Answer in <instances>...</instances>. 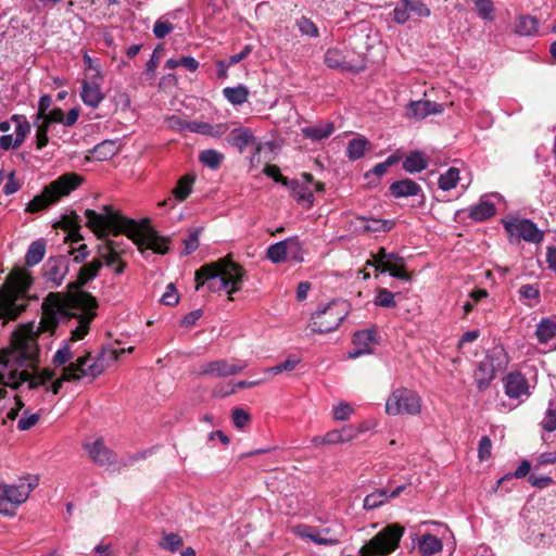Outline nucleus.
<instances>
[{
    "label": "nucleus",
    "mask_w": 556,
    "mask_h": 556,
    "mask_svg": "<svg viewBox=\"0 0 556 556\" xmlns=\"http://www.w3.org/2000/svg\"><path fill=\"white\" fill-rule=\"evenodd\" d=\"M184 544V541L180 535L176 533H166L164 534V542L161 544V547L170 552H177Z\"/></svg>",
    "instance_id": "nucleus-51"
},
{
    "label": "nucleus",
    "mask_w": 556,
    "mask_h": 556,
    "mask_svg": "<svg viewBox=\"0 0 556 556\" xmlns=\"http://www.w3.org/2000/svg\"><path fill=\"white\" fill-rule=\"evenodd\" d=\"M443 112V106L440 103L428 101V100H417L410 101L407 104V113L406 115L409 118L422 119L432 114H441Z\"/></svg>",
    "instance_id": "nucleus-17"
},
{
    "label": "nucleus",
    "mask_w": 556,
    "mask_h": 556,
    "mask_svg": "<svg viewBox=\"0 0 556 556\" xmlns=\"http://www.w3.org/2000/svg\"><path fill=\"white\" fill-rule=\"evenodd\" d=\"M395 294L391 291H389L386 288H381L378 290V293L374 300V304L376 306L391 308L395 307L396 302L394 300Z\"/></svg>",
    "instance_id": "nucleus-45"
},
{
    "label": "nucleus",
    "mask_w": 556,
    "mask_h": 556,
    "mask_svg": "<svg viewBox=\"0 0 556 556\" xmlns=\"http://www.w3.org/2000/svg\"><path fill=\"white\" fill-rule=\"evenodd\" d=\"M39 484L37 476L21 477L15 483L0 482V514L14 516L17 508L27 501L31 491Z\"/></svg>",
    "instance_id": "nucleus-7"
},
{
    "label": "nucleus",
    "mask_w": 556,
    "mask_h": 556,
    "mask_svg": "<svg viewBox=\"0 0 556 556\" xmlns=\"http://www.w3.org/2000/svg\"><path fill=\"white\" fill-rule=\"evenodd\" d=\"M353 412L354 409L349 403L340 402L337 406L333 407L332 415L336 420L343 421L349 419Z\"/></svg>",
    "instance_id": "nucleus-55"
},
{
    "label": "nucleus",
    "mask_w": 556,
    "mask_h": 556,
    "mask_svg": "<svg viewBox=\"0 0 556 556\" xmlns=\"http://www.w3.org/2000/svg\"><path fill=\"white\" fill-rule=\"evenodd\" d=\"M503 224L509 237L517 241L522 239L528 242L539 243L544 238L543 231H541L530 219L513 218L503 220Z\"/></svg>",
    "instance_id": "nucleus-12"
},
{
    "label": "nucleus",
    "mask_w": 556,
    "mask_h": 556,
    "mask_svg": "<svg viewBox=\"0 0 556 556\" xmlns=\"http://www.w3.org/2000/svg\"><path fill=\"white\" fill-rule=\"evenodd\" d=\"M535 334L539 342H549L556 336V321L551 318H543L536 327Z\"/></svg>",
    "instance_id": "nucleus-35"
},
{
    "label": "nucleus",
    "mask_w": 556,
    "mask_h": 556,
    "mask_svg": "<svg viewBox=\"0 0 556 556\" xmlns=\"http://www.w3.org/2000/svg\"><path fill=\"white\" fill-rule=\"evenodd\" d=\"M389 190L391 195L396 199L415 197L421 193V187L408 178L392 182Z\"/></svg>",
    "instance_id": "nucleus-23"
},
{
    "label": "nucleus",
    "mask_w": 556,
    "mask_h": 556,
    "mask_svg": "<svg viewBox=\"0 0 556 556\" xmlns=\"http://www.w3.org/2000/svg\"><path fill=\"white\" fill-rule=\"evenodd\" d=\"M245 368L247 363L244 361L230 363L227 359H217L201 364L195 374L198 376L223 378L239 374Z\"/></svg>",
    "instance_id": "nucleus-13"
},
{
    "label": "nucleus",
    "mask_w": 556,
    "mask_h": 556,
    "mask_svg": "<svg viewBox=\"0 0 556 556\" xmlns=\"http://www.w3.org/2000/svg\"><path fill=\"white\" fill-rule=\"evenodd\" d=\"M291 192L292 198L303 207L309 208L314 203L313 189L309 186L302 184L300 180H283Z\"/></svg>",
    "instance_id": "nucleus-20"
},
{
    "label": "nucleus",
    "mask_w": 556,
    "mask_h": 556,
    "mask_svg": "<svg viewBox=\"0 0 556 556\" xmlns=\"http://www.w3.org/2000/svg\"><path fill=\"white\" fill-rule=\"evenodd\" d=\"M348 315L349 304L336 300L314 312L308 327L315 333H328L336 330Z\"/></svg>",
    "instance_id": "nucleus-8"
},
{
    "label": "nucleus",
    "mask_w": 556,
    "mask_h": 556,
    "mask_svg": "<svg viewBox=\"0 0 556 556\" xmlns=\"http://www.w3.org/2000/svg\"><path fill=\"white\" fill-rule=\"evenodd\" d=\"M232 422L238 429H243L251 419L250 414L243 408L237 407L231 414Z\"/></svg>",
    "instance_id": "nucleus-58"
},
{
    "label": "nucleus",
    "mask_w": 556,
    "mask_h": 556,
    "mask_svg": "<svg viewBox=\"0 0 556 556\" xmlns=\"http://www.w3.org/2000/svg\"><path fill=\"white\" fill-rule=\"evenodd\" d=\"M369 142L366 138L359 137L349 141L346 155L350 160L356 161L365 155Z\"/></svg>",
    "instance_id": "nucleus-37"
},
{
    "label": "nucleus",
    "mask_w": 556,
    "mask_h": 556,
    "mask_svg": "<svg viewBox=\"0 0 556 556\" xmlns=\"http://www.w3.org/2000/svg\"><path fill=\"white\" fill-rule=\"evenodd\" d=\"M334 126L330 122H321L315 125L302 128L303 135L314 141L326 139L332 135Z\"/></svg>",
    "instance_id": "nucleus-28"
},
{
    "label": "nucleus",
    "mask_w": 556,
    "mask_h": 556,
    "mask_svg": "<svg viewBox=\"0 0 556 556\" xmlns=\"http://www.w3.org/2000/svg\"><path fill=\"white\" fill-rule=\"evenodd\" d=\"M539 22L533 16H521L517 26V33L521 36H531L538 31Z\"/></svg>",
    "instance_id": "nucleus-43"
},
{
    "label": "nucleus",
    "mask_w": 556,
    "mask_h": 556,
    "mask_svg": "<svg viewBox=\"0 0 556 556\" xmlns=\"http://www.w3.org/2000/svg\"><path fill=\"white\" fill-rule=\"evenodd\" d=\"M286 242L287 257L296 263H302L304 261V251L299 238L290 237L286 239Z\"/></svg>",
    "instance_id": "nucleus-39"
},
{
    "label": "nucleus",
    "mask_w": 556,
    "mask_h": 556,
    "mask_svg": "<svg viewBox=\"0 0 556 556\" xmlns=\"http://www.w3.org/2000/svg\"><path fill=\"white\" fill-rule=\"evenodd\" d=\"M125 252L124 242L115 239H109L104 244L98 247L99 256L108 267L113 266Z\"/></svg>",
    "instance_id": "nucleus-22"
},
{
    "label": "nucleus",
    "mask_w": 556,
    "mask_h": 556,
    "mask_svg": "<svg viewBox=\"0 0 556 556\" xmlns=\"http://www.w3.org/2000/svg\"><path fill=\"white\" fill-rule=\"evenodd\" d=\"M421 412V397L407 388H397L392 391L386 401V413L390 416L418 415Z\"/></svg>",
    "instance_id": "nucleus-10"
},
{
    "label": "nucleus",
    "mask_w": 556,
    "mask_h": 556,
    "mask_svg": "<svg viewBox=\"0 0 556 556\" xmlns=\"http://www.w3.org/2000/svg\"><path fill=\"white\" fill-rule=\"evenodd\" d=\"M428 167V159L424 152L416 150L406 155L403 169L407 173H420Z\"/></svg>",
    "instance_id": "nucleus-27"
},
{
    "label": "nucleus",
    "mask_w": 556,
    "mask_h": 556,
    "mask_svg": "<svg viewBox=\"0 0 556 556\" xmlns=\"http://www.w3.org/2000/svg\"><path fill=\"white\" fill-rule=\"evenodd\" d=\"M286 245V239L269 245V248L266 251L267 258L274 264L285 262L288 258Z\"/></svg>",
    "instance_id": "nucleus-41"
},
{
    "label": "nucleus",
    "mask_w": 556,
    "mask_h": 556,
    "mask_svg": "<svg viewBox=\"0 0 556 556\" xmlns=\"http://www.w3.org/2000/svg\"><path fill=\"white\" fill-rule=\"evenodd\" d=\"M37 336L33 324L22 326L13 333L11 346L0 353V384L2 387L16 390L22 383L27 382L29 390L42 387L46 391L56 394L62 388L63 381L81 378L94 379L105 370L110 361L116 359L114 352L98 355L87 353L64 367L61 378L51 382L52 371L39 370L36 367L39 362ZM7 393L4 388H0V400L4 399Z\"/></svg>",
    "instance_id": "nucleus-1"
},
{
    "label": "nucleus",
    "mask_w": 556,
    "mask_h": 556,
    "mask_svg": "<svg viewBox=\"0 0 556 556\" xmlns=\"http://www.w3.org/2000/svg\"><path fill=\"white\" fill-rule=\"evenodd\" d=\"M33 279L24 268L14 269L0 288V319H15L27 305Z\"/></svg>",
    "instance_id": "nucleus-5"
},
{
    "label": "nucleus",
    "mask_w": 556,
    "mask_h": 556,
    "mask_svg": "<svg viewBox=\"0 0 556 556\" xmlns=\"http://www.w3.org/2000/svg\"><path fill=\"white\" fill-rule=\"evenodd\" d=\"M390 500L389 490L381 488L371 492L364 498L363 507L366 510H372L388 503Z\"/></svg>",
    "instance_id": "nucleus-32"
},
{
    "label": "nucleus",
    "mask_w": 556,
    "mask_h": 556,
    "mask_svg": "<svg viewBox=\"0 0 556 556\" xmlns=\"http://www.w3.org/2000/svg\"><path fill=\"white\" fill-rule=\"evenodd\" d=\"M174 26L170 22L164 18H159L153 26V34L156 38H164L172 33Z\"/></svg>",
    "instance_id": "nucleus-59"
},
{
    "label": "nucleus",
    "mask_w": 556,
    "mask_h": 556,
    "mask_svg": "<svg viewBox=\"0 0 556 556\" xmlns=\"http://www.w3.org/2000/svg\"><path fill=\"white\" fill-rule=\"evenodd\" d=\"M12 121L16 123L14 136L23 142L30 130V125L26 119H22L17 115H14Z\"/></svg>",
    "instance_id": "nucleus-57"
},
{
    "label": "nucleus",
    "mask_w": 556,
    "mask_h": 556,
    "mask_svg": "<svg viewBox=\"0 0 556 556\" xmlns=\"http://www.w3.org/2000/svg\"><path fill=\"white\" fill-rule=\"evenodd\" d=\"M358 219L363 223V229L366 232H388L395 226V222L392 219L374 217H359Z\"/></svg>",
    "instance_id": "nucleus-30"
},
{
    "label": "nucleus",
    "mask_w": 556,
    "mask_h": 556,
    "mask_svg": "<svg viewBox=\"0 0 556 556\" xmlns=\"http://www.w3.org/2000/svg\"><path fill=\"white\" fill-rule=\"evenodd\" d=\"M199 160L208 168L217 169L224 160V154L216 150L207 149L200 153Z\"/></svg>",
    "instance_id": "nucleus-42"
},
{
    "label": "nucleus",
    "mask_w": 556,
    "mask_h": 556,
    "mask_svg": "<svg viewBox=\"0 0 556 556\" xmlns=\"http://www.w3.org/2000/svg\"><path fill=\"white\" fill-rule=\"evenodd\" d=\"M380 273H389L391 277L397 278L400 280H409V275L404 270V263H397V264H384L383 267H381Z\"/></svg>",
    "instance_id": "nucleus-48"
},
{
    "label": "nucleus",
    "mask_w": 556,
    "mask_h": 556,
    "mask_svg": "<svg viewBox=\"0 0 556 556\" xmlns=\"http://www.w3.org/2000/svg\"><path fill=\"white\" fill-rule=\"evenodd\" d=\"M530 469H531L530 462L527 459H523L520 462V464L517 467V469L515 470V472L506 473L498 480V483H502L503 481L511 479V478H517V479L525 478L529 473Z\"/></svg>",
    "instance_id": "nucleus-54"
},
{
    "label": "nucleus",
    "mask_w": 556,
    "mask_h": 556,
    "mask_svg": "<svg viewBox=\"0 0 556 556\" xmlns=\"http://www.w3.org/2000/svg\"><path fill=\"white\" fill-rule=\"evenodd\" d=\"M70 260L68 256L60 255L49 257L43 266V276L50 287L58 288L62 285L65 276L68 273Z\"/></svg>",
    "instance_id": "nucleus-14"
},
{
    "label": "nucleus",
    "mask_w": 556,
    "mask_h": 556,
    "mask_svg": "<svg viewBox=\"0 0 556 556\" xmlns=\"http://www.w3.org/2000/svg\"><path fill=\"white\" fill-rule=\"evenodd\" d=\"M492 442L486 435L482 437L478 445V457L480 460H486L491 456Z\"/></svg>",
    "instance_id": "nucleus-63"
},
{
    "label": "nucleus",
    "mask_w": 556,
    "mask_h": 556,
    "mask_svg": "<svg viewBox=\"0 0 556 556\" xmlns=\"http://www.w3.org/2000/svg\"><path fill=\"white\" fill-rule=\"evenodd\" d=\"M476 10L482 20L493 21L494 20V5L493 2H476Z\"/></svg>",
    "instance_id": "nucleus-60"
},
{
    "label": "nucleus",
    "mask_w": 556,
    "mask_h": 556,
    "mask_svg": "<svg viewBox=\"0 0 556 556\" xmlns=\"http://www.w3.org/2000/svg\"><path fill=\"white\" fill-rule=\"evenodd\" d=\"M442 542L433 534H424L418 543V549L422 556H432L442 551Z\"/></svg>",
    "instance_id": "nucleus-31"
},
{
    "label": "nucleus",
    "mask_w": 556,
    "mask_h": 556,
    "mask_svg": "<svg viewBox=\"0 0 556 556\" xmlns=\"http://www.w3.org/2000/svg\"><path fill=\"white\" fill-rule=\"evenodd\" d=\"M84 63L86 65V68L93 73L90 76V79L103 80L101 66L96 60H93L91 56H89L87 53H85L84 54Z\"/></svg>",
    "instance_id": "nucleus-61"
},
{
    "label": "nucleus",
    "mask_w": 556,
    "mask_h": 556,
    "mask_svg": "<svg viewBox=\"0 0 556 556\" xmlns=\"http://www.w3.org/2000/svg\"><path fill=\"white\" fill-rule=\"evenodd\" d=\"M224 97L233 105L243 104L249 97V90L243 85H238L236 87H226L223 90Z\"/></svg>",
    "instance_id": "nucleus-36"
},
{
    "label": "nucleus",
    "mask_w": 556,
    "mask_h": 556,
    "mask_svg": "<svg viewBox=\"0 0 556 556\" xmlns=\"http://www.w3.org/2000/svg\"><path fill=\"white\" fill-rule=\"evenodd\" d=\"M87 226L99 237L112 232L114 236L124 233L132 240L140 251L152 250L165 254L168 251V240L161 237L153 228L126 218L115 212L110 205L103 206V212L86 210Z\"/></svg>",
    "instance_id": "nucleus-2"
},
{
    "label": "nucleus",
    "mask_w": 556,
    "mask_h": 556,
    "mask_svg": "<svg viewBox=\"0 0 556 556\" xmlns=\"http://www.w3.org/2000/svg\"><path fill=\"white\" fill-rule=\"evenodd\" d=\"M98 303L94 296L78 290L65 300L43 306L38 330L53 331L60 323H66L71 331V340H81L89 330V325L96 317Z\"/></svg>",
    "instance_id": "nucleus-3"
},
{
    "label": "nucleus",
    "mask_w": 556,
    "mask_h": 556,
    "mask_svg": "<svg viewBox=\"0 0 556 556\" xmlns=\"http://www.w3.org/2000/svg\"><path fill=\"white\" fill-rule=\"evenodd\" d=\"M194 179V175L187 174L177 181L176 187L173 189V195L176 201L182 202L189 197Z\"/></svg>",
    "instance_id": "nucleus-34"
},
{
    "label": "nucleus",
    "mask_w": 556,
    "mask_h": 556,
    "mask_svg": "<svg viewBox=\"0 0 556 556\" xmlns=\"http://www.w3.org/2000/svg\"><path fill=\"white\" fill-rule=\"evenodd\" d=\"M399 160H400V157L396 154H392L384 162L376 164L371 172L376 176L380 177V176L384 175L388 172L390 166H392L393 164L397 163Z\"/></svg>",
    "instance_id": "nucleus-62"
},
{
    "label": "nucleus",
    "mask_w": 556,
    "mask_h": 556,
    "mask_svg": "<svg viewBox=\"0 0 556 556\" xmlns=\"http://www.w3.org/2000/svg\"><path fill=\"white\" fill-rule=\"evenodd\" d=\"M46 254V242L43 239L30 243L25 255V262L28 266L39 264Z\"/></svg>",
    "instance_id": "nucleus-33"
},
{
    "label": "nucleus",
    "mask_w": 556,
    "mask_h": 556,
    "mask_svg": "<svg viewBox=\"0 0 556 556\" xmlns=\"http://www.w3.org/2000/svg\"><path fill=\"white\" fill-rule=\"evenodd\" d=\"M161 301L163 304L168 306H174L178 303L179 296L173 283L167 285L166 290L161 298Z\"/></svg>",
    "instance_id": "nucleus-64"
},
{
    "label": "nucleus",
    "mask_w": 556,
    "mask_h": 556,
    "mask_svg": "<svg viewBox=\"0 0 556 556\" xmlns=\"http://www.w3.org/2000/svg\"><path fill=\"white\" fill-rule=\"evenodd\" d=\"M403 534L404 527L401 525H388L366 542L359 553L362 556H387L399 547Z\"/></svg>",
    "instance_id": "nucleus-9"
},
{
    "label": "nucleus",
    "mask_w": 556,
    "mask_h": 556,
    "mask_svg": "<svg viewBox=\"0 0 556 556\" xmlns=\"http://www.w3.org/2000/svg\"><path fill=\"white\" fill-rule=\"evenodd\" d=\"M300 362H301V359L299 357L289 356L285 362L276 365V366L266 368L265 372L278 375V374H281L282 371H292L300 364Z\"/></svg>",
    "instance_id": "nucleus-46"
},
{
    "label": "nucleus",
    "mask_w": 556,
    "mask_h": 556,
    "mask_svg": "<svg viewBox=\"0 0 556 556\" xmlns=\"http://www.w3.org/2000/svg\"><path fill=\"white\" fill-rule=\"evenodd\" d=\"M495 212V206L491 201L481 199L479 203L469 208V217L476 222H483L492 217Z\"/></svg>",
    "instance_id": "nucleus-29"
},
{
    "label": "nucleus",
    "mask_w": 556,
    "mask_h": 556,
    "mask_svg": "<svg viewBox=\"0 0 556 556\" xmlns=\"http://www.w3.org/2000/svg\"><path fill=\"white\" fill-rule=\"evenodd\" d=\"M115 144L112 141H103L94 147L93 153L99 160H106L114 154Z\"/></svg>",
    "instance_id": "nucleus-52"
},
{
    "label": "nucleus",
    "mask_w": 556,
    "mask_h": 556,
    "mask_svg": "<svg viewBox=\"0 0 556 556\" xmlns=\"http://www.w3.org/2000/svg\"><path fill=\"white\" fill-rule=\"evenodd\" d=\"M102 80L90 79L84 80L81 84L80 98L83 102L90 108H98L99 104L104 99V96L101 91L100 84Z\"/></svg>",
    "instance_id": "nucleus-21"
},
{
    "label": "nucleus",
    "mask_w": 556,
    "mask_h": 556,
    "mask_svg": "<svg viewBox=\"0 0 556 556\" xmlns=\"http://www.w3.org/2000/svg\"><path fill=\"white\" fill-rule=\"evenodd\" d=\"M296 26L299 31L304 36L317 37L318 28L317 26L307 17L302 16L296 20Z\"/></svg>",
    "instance_id": "nucleus-50"
},
{
    "label": "nucleus",
    "mask_w": 556,
    "mask_h": 556,
    "mask_svg": "<svg viewBox=\"0 0 556 556\" xmlns=\"http://www.w3.org/2000/svg\"><path fill=\"white\" fill-rule=\"evenodd\" d=\"M410 4L414 2H399L393 10L394 21L396 23L403 24L407 22L413 15L410 12Z\"/></svg>",
    "instance_id": "nucleus-49"
},
{
    "label": "nucleus",
    "mask_w": 556,
    "mask_h": 556,
    "mask_svg": "<svg viewBox=\"0 0 556 556\" xmlns=\"http://www.w3.org/2000/svg\"><path fill=\"white\" fill-rule=\"evenodd\" d=\"M39 420V414L37 413H29L28 410H25L23 416L17 421V428L21 431H25L34 427Z\"/></svg>",
    "instance_id": "nucleus-56"
},
{
    "label": "nucleus",
    "mask_w": 556,
    "mask_h": 556,
    "mask_svg": "<svg viewBox=\"0 0 556 556\" xmlns=\"http://www.w3.org/2000/svg\"><path fill=\"white\" fill-rule=\"evenodd\" d=\"M84 447L87 450L90 458L99 466H109L116 460L115 453L104 445L102 438L85 443Z\"/></svg>",
    "instance_id": "nucleus-16"
},
{
    "label": "nucleus",
    "mask_w": 556,
    "mask_h": 556,
    "mask_svg": "<svg viewBox=\"0 0 556 556\" xmlns=\"http://www.w3.org/2000/svg\"><path fill=\"white\" fill-rule=\"evenodd\" d=\"M245 270L228 257L201 266L195 270V289L206 285L212 292L226 291L229 295L241 289Z\"/></svg>",
    "instance_id": "nucleus-4"
},
{
    "label": "nucleus",
    "mask_w": 556,
    "mask_h": 556,
    "mask_svg": "<svg viewBox=\"0 0 556 556\" xmlns=\"http://www.w3.org/2000/svg\"><path fill=\"white\" fill-rule=\"evenodd\" d=\"M505 393L510 399H519L522 395H529V384L525 376L520 372H509L504 380Z\"/></svg>",
    "instance_id": "nucleus-18"
},
{
    "label": "nucleus",
    "mask_w": 556,
    "mask_h": 556,
    "mask_svg": "<svg viewBox=\"0 0 556 556\" xmlns=\"http://www.w3.org/2000/svg\"><path fill=\"white\" fill-rule=\"evenodd\" d=\"M254 141L255 138L253 136V132L251 131V129L245 127H240L231 130L228 137V142L232 147L237 148L240 153H242L248 146L254 143Z\"/></svg>",
    "instance_id": "nucleus-25"
},
{
    "label": "nucleus",
    "mask_w": 556,
    "mask_h": 556,
    "mask_svg": "<svg viewBox=\"0 0 556 556\" xmlns=\"http://www.w3.org/2000/svg\"><path fill=\"white\" fill-rule=\"evenodd\" d=\"M103 260L99 256V258H94L91 262L84 264L77 274V279L75 281H71L67 287L70 289H80L90 280L94 279L98 276L99 270L102 268Z\"/></svg>",
    "instance_id": "nucleus-19"
},
{
    "label": "nucleus",
    "mask_w": 556,
    "mask_h": 556,
    "mask_svg": "<svg viewBox=\"0 0 556 556\" xmlns=\"http://www.w3.org/2000/svg\"><path fill=\"white\" fill-rule=\"evenodd\" d=\"M201 229H194L189 236L184 240V254L189 255L193 253L200 245V236Z\"/></svg>",
    "instance_id": "nucleus-53"
},
{
    "label": "nucleus",
    "mask_w": 556,
    "mask_h": 556,
    "mask_svg": "<svg viewBox=\"0 0 556 556\" xmlns=\"http://www.w3.org/2000/svg\"><path fill=\"white\" fill-rule=\"evenodd\" d=\"M497 355L500 358L503 353L502 351L494 350L492 355H488L484 361H482L477 370L475 371V381L479 391H484L490 386L491 381L495 378V372L497 369H502V363H498L496 366L493 363V357Z\"/></svg>",
    "instance_id": "nucleus-15"
},
{
    "label": "nucleus",
    "mask_w": 556,
    "mask_h": 556,
    "mask_svg": "<svg viewBox=\"0 0 556 556\" xmlns=\"http://www.w3.org/2000/svg\"><path fill=\"white\" fill-rule=\"evenodd\" d=\"M325 64L334 70L352 71L353 66L346 60L345 54L338 48L328 49L324 56Z\"/></svg>",
    "instance_id": "nucleus-26"
},
{
    "label": "nucleus",
    "mask_w": 556,
    "mask_h": 556,
    "mask_svg": "<svg viewBox=\"0 0 556 556\" xmlns=\"http://www.w3.org/2000/svg\"><path fill=\"white\" fill-rule=\"evenodd\" d=\"M459 181V169L450 167L444 174L439 177V188L448 191L454 189Z\"/></svg>",
    "instance_id": "nucleus-40"
},
{
    "label": "nucleus",
    "mask_w": 556,
    "mask_h": 556,
    "mask_svg": "<svg viewBox=\"0 0 556 556\" xmlns=\"http://www.w3.org/2000/svg\"><path fill=\"white\" fill-rule=\"evenodd\" d=\"M377 342L376 328L363 329L356 331L353 336V344L355 346L370 349V345Z\"/></svg>",
    "instance_id": "nucleus-38"
},
{
    "label": "nucleus",
    "mask_w": 556,
    "mask_h": 556,
    "mask_svg": "<svg viewBox=\"0 0 556 556\" xmlns=\"http://www.w3.org/2000/svg\"><path fill=\"white\" fill-rule=\"evenodd\" d=\"M541 426L548 432L556 430V400L549 401L548 408L546 409L545 416L541 421Z\"/></svg>",
    "instance_id": "nucleus-44"
},
{
    "label": "nucleus",
    "mask_w": 556,
    "mask_h": 556,
    "mask_svg": "<svg viewBox=\"0 0 556 556\" xmlns=\"http://www.w3.org/2000/svg\"><path fill=\"white\" fill-rule=\"evenodd\" d=\"M293 532L299 538L309 540L319 545H334L343 536L344 528L337 521H331L329 525L320 528L302 523L295 526Z\"/></svg>",
    "instance_id": "nucleus-11"
},
{
    "label": "nucleus",
    "mask_w": 556,
    "mask_h": 556,
    "mask_svg": "<svg viewBox=\"0 0 556 556\" xmlns=\"http://www.w3.org/2000/svg\"><path fill=\"white\" fill-rule=\"evenodd\" d=\"M187 126V131L205 135L210 137H220L228 130L226 124L211 125L205 122L190 121Z\"/></svg>",
    "instance_id": "nucleus-24"
},
{
    "label": "nucleus",
    "mask_w": 556,
    "mask_h": 556,
    "mask_svg": "<svg viewBox=\"0 0 556 556\" xmlns=\"http://www.w3.org/2000/svg\"><path fill=\"white\" fill-rule=\"evenodd\" d=\"M83 177L76 173H66L46 186L42 192L28 202L26 211L38 213L59 202L76 190L83 182Z\"/></svg>",
    "instance_id": "nucleus-6"
},
{
    "label": "nucleus",
    "mask_w": 556,
    "mask_h": 556,
    "mask_svg": "<svg viewBox=\"0 0 556 556\" xmlns=\"http://www.w3.org/2000/svg\"><path fill=\"white\" fill-rule=\"evenodd\" d=\"M72 357H73V352L71 350V343L65 341L54 353L52 363L55 366H63L67 362H70L72 359Z\"/></svg>",
    "instance_id": "nucleus-47"
}]
</instances>
